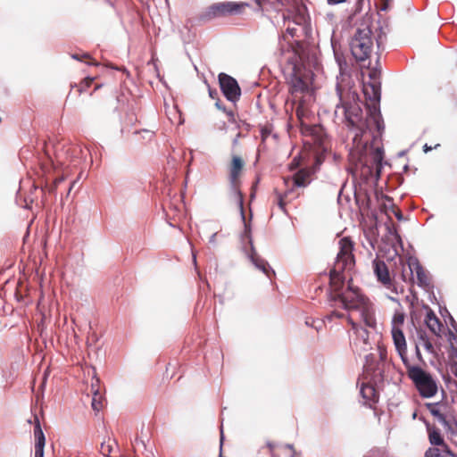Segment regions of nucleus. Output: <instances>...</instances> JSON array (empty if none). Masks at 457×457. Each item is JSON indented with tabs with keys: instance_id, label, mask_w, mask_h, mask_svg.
<instances>
[{
	"instance_id": "1",
	"label": "nucleus",
	"mask_w": 457,
	"mask_h": 457,
	"mask_svg": "<svg viewBox=\"0 0 457 457\" xmlns=\"http://www.w3.org/2000/svg\"><path fill=\"white\" fill-rule=\"evenodd\" d=\"M337 89L340 95V104L337 105L335 117L353 134L349 152L350 162L354 165V170L364 179L373 176L378 178L384 152L379 145H375V137L369 135L367 130L370 129V122L378 130L380 129V87L375 83L364 85L363 93L366 100L370 102L367 104L370 113L365 122L362 121V111L355 101V96H353V102L345 101L338 87Z\"/></svg>"
},
{
	"instance_id": "2",
	"label": "nucleus",
	"mask_w": 457,
	"mask_h": 457,
	"mask_svg": "<svg viewBox=\"0 0 457 457\" xmlns=\"http://www.w3.org/2000/svg\"><path fill=\"white\" fill-rule=\"evenodd\" d=\"M339 251L334 267L329 272V300L340 301L347 311L358 310L361 319L367 327L375 328L376 318L373 304L353 285V279L347 280L346 275L355 266L353 255L354 243L349 237H343L338 242Z\"/></svg>"
},
{
	"instance_id": "3",
	"label": "nucleus",
	"mask_w": 457,
	"mask_h": 457,
	"mask_svg": "<svg viewBox=\"0 0 457 457\" xmlns=\"http://www.w3.org/2000/svg\"><path fill=\"white\" fill-rule=\"evenodd\" d=\"M406 367L408 377L413 382L420 395L424 398H430L437 392V385L433 377L419 366L411 365L407 354L401 357Z\"/></svg>"
},
{
	"instance_id": "4",
	"label": "nucleus",
	"mask_w": 457,
	"mask_h": 457,
	"mask_svg": "<svg viewBox=\"0 0 457 457\" xmlns=\"http://www.w3.org/2000/svg\"><path fill=\"white\" fill-rule=\"evenodd\" d=\"M373 46V34L368 25L358 28L350 41L351 53L358 62L365 61L370 57Z\"/></svg>"
},
{
	"instance_id": "5",
	"label": "nucleus",
	"mask_w": 457,
	"mask_h": 457,
	"mask_svg": "<svg viewBox=\"0 0 457 457\" xmlns=\"http://www.w3.org/2000/svg\"><path fill=\"white\" fill-rule=\"evenodd\" d=\"M347 321L352 327L349 333V344L353 351L359 354L369 351L371 348L369 331L353 321L351 316H348Z\"/></svg>"
},
{
	"instance_id": "6",
	"label": "nucleus",
	"mask_w": 457,
	"mask_h": 457,
	"mask_svg": "<svg viewBox=\"0 0 457 457\" xmlns=\"http://www.w3.org/2000/svg\"><path fill=\"white\" fill-rule=\"evenodd\" d=\"M431 415L441 423L451 435H457V420L446 404L435 403H427Z\"/></svg>"
},
{
	"instance_id": "7",
	"label": "nucleus",
	"mask_w": 457,
	"mask_h": 457,
	"mask_svg": "<svg viewBox=\"0 0 457 457\" xmlns=\"http://www.w3.org/2000/svg\"><path fill=\"white\" fill-rule=\"evenodd\" d=\"M408 270L403 269L401 274L402 279L405 282L414 283V275L417 284L421 287H427L430 284V278L427 270L421 266L417 259H409Z\"/></svg>"
},
{
	"instance_id": "8",
	"label": "nucleus",
	"mask_w": 457,
	"mask_h": 457,
	"mask_svg": "<svg viewBox=\"0 0 457 457\" xmlns=\"http://www.w3.org/2000/svg\"><path fill=\"white\" fill-rule=\"evenodd\" d=\"M245 162L239 155H232L231 161L228 165V180L232 190L238 195L239 204L243 207V195L240 192L241 177L244 172Z\"/></svg>"
},
{
	"instance_id": "9",
	"label": "nucleus",
	"mask_w": 457,
	"mask_h": 457,
	"mask_svg": "<svg viewBox=\"0 0 457 457\" xmlns=\"http://www.w3.org/2000/svg\"><path fill=\"white\" fill-rule=\"evenodd\" d=\"M404 313L401 312H396L394 314L392 320V337L394 341V345L395 350L397 351L400 357H403L407 354V344L405 340L404 334L403 332V326L404 324Z\"/></svg>"
},
{
	"instance_id": "10",
	"label": "nucleus",
	"mask_w": 457,
	"mask_h": 457,
	"mask_svg": "<svg viewBox=\"0 0 457 457\" xmlns=\"http://www.w3.org/2000/svg\"><path fill=\"white\" fill-rule=\"evenodd\" d=\"M378 353L379 357L378 361L372 353L366 356L365 369L366 372L372 376L374 379L380 380L383 378V374L385 372L387 352L383 345H378Z\"/></svg>"
},
{
	"instance_id": "11",
	"label": "nucleus",
	"mask_w": 457,
	"mask_h": 457,
	"mask_svg": "<svg viewBox=\"0 0 457 457\" xmlns=\"http://www.w3.org/2000/svg\"><path fill=\"white\" fill-rule=\"evenodd\" d=\"M289 86V91L294 98L298 97V95L308 93L312 86L311 72L295 68Z\"/></svg>"
},
{
	"instance_id": "12",
	"label": "nucleus",
	"mask_w": 457,
	"mask_h": 457,
	"mask_svg": "<svg viewBox=\"0 0 457 457\" xmlns=\"http://www.w3.org/2000/svg\"><path fill=\"white\" fill-rule=\"evenodd\" d=\"M218 78L220 87L224 96L233 103L238 101L241 96V88L237 81L230 75L223 72L220 73Z\"/></svg>"
},
{
	"instance_id": "13",
	"label": "nucleus",
	"mask_w": 457,
	"mask_h": 457,
	"mask_svg": "<svg viewBox=\"0 0 457 457\" xmlns=\"http://www.w3.org/2000/svg\"><path fill=\"white\" fill-rule=\"evenodd\" d=\"M373 270L374 273L378 278V280L388 290L392 293L398 295L399 293H403V287L399 291L395 281L392 279L389 270L386 263L378 259H375L373 261Z\"/></svg>"
},
{
	"instance_id": "14",
	"label": "nucleus",
	"mask_w": 457,
	"mask_h": 457,
	"mask_svg": "<svg viewBox=\"0 0 457 457\" xmlns=\"http://www.w3.org/2000/svg\"><path fill=\"white\" fill-rule=\"evenodd\" d=\"M247 6V4L244 3H234V2H223L217 3L210 6L209 15L212 17L226 16L230 14L240 13Z\"/></svg>"
},
{
	"instance_id": "15",
	"label": "nucleus",
	"mask_w": 457,
	"mask_h": 457,
	"mask_svg": "<svg viewBox=\"0 0 457 457\" xmlns=\"http://www.w3.org/2000/svg\"><path fill=\"white\" fill-rule=\"evenodd\" d=\"M415 342V348H416V355L417 358L423 361L421 353H420V347H423L426 352L431 355H436V350L434 346V344L432 342V338L428 336L427 331L420 328L416 331V337L414 339Z\"/></svg>"
},
{
	"instance_id": "16",
	"label": "nucleus",
	"mask_w": 457,
	"mask_h": 457,
	"mask_svg": "<svg viewBox=\"0 0 457 457\" xmlns=\"http://www.w3.org/2000/svg\"><path fill=\"white\" fill-rule=\"evenodd\" d=\"M425 323L429 330L437 337H440L445 326L432 310H429L425 318Z\"/></svg>"
},
{
	"instance_id": "17",
	"label": "nucleus",
	"mask_w": 457,
	"mask_h": 457,
	"mask_svg": "<svg viewBox=\"0 0 457 457\" xmlns=\"http://www.w3.org/2000/svg\"><path fill=\"white\" fill-rule=\"evenodd\" d=\"M296 197H298V194H295L294 189H288L283 194L277 190L274 191V203L284 213H287L286 206L287 204Z\"/></svg>"
},
{
	"instance_id": "18",
	"label": "nucleus",
	"mask_w": 457,
	"mask_h": 457,
	"mask_svg": "<svg viewBox=\"0 0 457 457\" xmlns=\"http://www.w3.org/2000/svg\"><path fill=\"white\" fill-rule=\"evenodd\" d=\"M100 453L106 457H118L119 448L116 440L108 436L102 442Z\"/></svg>"
},
{
	"instance_id": "19",
	"label": "nucleus",
	"mask_w": 457,
	"mask_h": 457,
	"mask_svg": "<svg viewBox=\"0 0 457 457\" xmlns=\"http://www.w3.org/2000/svg\"><path fill=\"white\" fill-rule=\"evenodd\" d=\"M427 429L428 441L430 445H433L432 447L447 446V444L445 442V439L437 428L434 426H428Z\"/></svg>"
},
{
	"instance_id": "20",
	"label": "nucleus",
	"mask_w": 457,
	"mask_h": 457,
	"mask_svg": "<svg viewBox=\"0 0 457 457\" xmlns=\"http://www.w3.org/2000/svg\"><path fill=\"white\" fill-rule=\"evenodd\" d=\"M453 453L449 446L429 447L426 450L424 457H452Z\"/></svg>"
},
{
	"instance_id": "21",
	"label": "nucleus",
	"mask_w": 457,
	"mask_h": 457,
	"mask_svg": "<svg viewBox=\"0 0 457 457\" xmlns=\"http://www.w3.org/2000/svg\"><path fill=\"white\" fill-rule=\"evenodd\" d=\"M311 171L306 169L299 170L293 177L296 187H306L310 183Z\"/></svg>"
},
{
	"instance_id": "22",
	"label": "nucleus",
	"mask_w": 457,
	"mask_h": 457,
	"mask_svg": "<svg viewBox=\"0 0 457 457\" xmlns=\"http://www.w3.org/2000/svg\"><path fill=\"white\" fill-rule=\"evenodd\" d=\"M361 396L370 402L378 401V395L376 389L373 386L370 384H363L361 387Z\"/></svg>"
},
{
	"instance_id": "23",
	"label": "nucleus",
	"mask_w": 457,
	"mask_h": 457,
	"mask_svg": "<svg viewBox=\"0 0 457 457\" xmlns=\"http://www.w3.org/2000/svg\"><path fill=\"white\" fill-rule=\"evenodd\" d=\"M92 409L96 412H99L104 406L105 399L101 392H96L95 394H92Z\"/></svg>"
},
{
	"instance_id": "24",
	"label": "nucleus",
	"mask_w": 457,
	"mask_h": 457,
	"mask_svg": "<svg viewBox=\"0 0 457 457\" xmlns=\"http://www.w3.org/2000/svg\"><path fill=\"white\" fill-rule=\"evenodd\" d=\"M34 436H35V444H46V437L44 432L41 428V425L39 420L37 416H35V424H34Z\"/></svg>"
},
{
	"instance_id": "25",
	"label": "nucleus",
	"mask_w": 457,
	"mask_h": 457,
	"mask_svg": "<svg viewBox=\"0 0 457 457\" xmlns=\"http://www.w3.org/2000/svg\"><path fill=\"white\" fill-rule=\"evenodd\" d=\"M295 115H296L297 119L299 120V121H301L302 123L304 121V120L309 115V109L304 104L303 100L298 101L297 106L295 108Z\"/></svg>"
},
{
	"instance_id": "26",
	"label": "nucleus",
	"mask_w": 457,
	"mask_h": 457,
	"mask_svg": "<svg viewBox=\"0 0 457 457\" xmlns=\"http://www.w3.org/2000/svg\"><path fill=\"white\" fill-rule=\"evenodd\" d=\"M94 79H95L91 77L85 78L79 85V93L81 94L82 92L86 91L92 85Z\"/></svg>"
},
{
	"instance_id": "27",
	"label": "nucleus",
	"mask_w": 457,
	"mask_h": 457,
	"mask_svg": "<svg viewBox=\"0 0 457 457\" xmlns=\"http://www.w3.org/2000/svg\"><path fill=\"white\" fill-rule=\"evenodd\" d=\"M72 58L76 59V60H79V61H83V62H86L88 64H91V65H97V62H88L87 60H92V58L90 57L89 54H73L72 55Z\"/></svg>"
},
{
	"instance_id": "28",
	"label": "nucleus",
	"mask_w": 457,
	"mask_h": 457,
	"mask_svg": "<svg viewBox=\"0 0 457 457\" xmlns=\"http://www.w3.org/2000/svg\"><path fill=\"white\" fill-rule=\"evenodd\" d=\"M297 25H298V23H295L293 26L288 25L287 28L286 29V34L284 37H286L287 35H289L291 37H298Z\"/></svg>"
},
{
	"instance_id": "29",
	"label": "nucleus",
	"mask_w": 457,
	"mask_h": 457,
	"mask_svg": "<svg viewBox=\"0 0 457 457\" xmlns=\"http://www.w3.org/2000/svg\"><path fill=\"white\" fill-rule=\"evenodd\" d=\"M96 392H100V379L94 375L90 386V393L95 394Z\"/></svg>"
},
{
	"instance_id": "30",
	"label": "nucleus",
	"mask_w": 457,
	"mask_h": 457,
	"mask_svg": "<svg viewBox=\"0 0 457 457\" xmlns=\"http://www.w3.org/2000/svg\"><path fill=\"white\" fill-rule=\"evenodd\" d=\"M252 259L254 262L255 265L259 269H261L264 273L268 274V270H267L268 263L265 261L254 259L253 256H252Z\"/></svg>"
},
{
	"instance_id": "31",
	"label": "nucleus",
	"mask_w": 457,
	"mask_h": 457,
	"mask_svg": "<svg viewBox=\"0 0 457 457\" xmlns=\"http://www.w3.org/2000/svg\"><path fill=\"white\" fill-rule=\"evenodd\" d=\"M45 444H35V457H44Z\"/></svg>"
},
{
	"instance_id": "32",
	"label": "nucleus",
	"mask_w": 457,
	"mask_h": 457,
	"mask_svg": "<svg viewBox=\"0 0 457 457\" xmlns=\"http://www.w3.org/2000/svg\"><path fill=\"white\" fill-rule=\"evenodd\" d=\"M63 180H64V178H63V177L56 178V179H54V181L53 186H51V187L49 188V192H54V191L57 188L58 185H59L60 183H62Z\"/></svg>"
},
{
	"instance_id": "33",
	"label": "nucleus",
	"mask_w": 457,
	"mask_h": 457,
	"mask_svg": "<svg viewBox=\"0 0 457 457\" xmlns=\"http://www.w3.org/2000/svg\"><path fill=\"white\" fill-rule=\"evenodd\" d=\"M362 5H363V0H357L356 3H355V5H354V11H353V15L359 13L361 9H362Z\"/></svg>"
},
{
	"instance_id": "34",
	"label": "nucleus",
	"mask_w": 457,
	"mask_h": 457,
	"mask_svg": "<svg viewBox=\"0 0 457 457\" xmlns=\"http://www.w3.org/2000/svg\"><path fill=\"white\" fill-rule=\"evenodd\" d=\"M333 317H336V318H338V319H341L344 317V314L342 312H337V311H334L332 312L329 315L327 316V319L331 320Z\"/></svg>"
},
{
	"instance_id": "35",
	"label": "nucleus",
	"mask_w": 457,
	"mask_h": 457,
	"mask_svg": "<svg viewBox=\"0 0 457 457\" xmlns=\"http://www.w3.org/2000/svg\"><path fill=\"white\" fill-rule=\"evenodd\" d=\"M278 2L282 5L286 7L293 6L294 0H278Z\"/></svg>"
},
{
	"instance_id": "36",
	"label": "nucleus",
	"mask_w": 457,
	"mask_h": 457,
	"mask_svg": "<svg viewBox=\"0 0 457 457\" xmlns=\"http://www.w3.org/2000/svg\"><path fill=\"white\" fill-rule=\"evenodd\" d=\"M223 442H224V432H223V428L221 427L220 428V453H222Z\"/></svg>"
},
{
	"instance_id": "37",
	"label": "nucleus",
	"mask_w": 457,
	"mask_h": 457,
	"mask_svg": "<svg viewBox=\"0 0 457 457\" xmlns=\"http://www.w3.org/2000/svg\"><path fill=\"white\" fill-rule=\"evenodd\" d=\"M347 0H327L328 4L330 5L339 4L345 3Z\"/></svg>"
},
{
	"instance_id": "38",
	"label": "nucleus",
	"mask_w": 457,
	"mask_h": 457,
	"mask_svg": "<svg viewBox=\"0 0 457 457\" xmlns=\"http://www.w3.org/2000/svg\"><path fill=\"white\" fill-rule=\"evenodd\" d=\"M209 95L212 98L215 99L217 98L218 99V92L216 90H212V89H209Z\"/></svg>"
},
{
	"instance_id": "39",
	"label": "nucleus",
	"mask_w": 457,
	"mask_h": 457,
	"mask_svg": "<svg viewBox=\"0 0 457 457\" xmlns=\"http://www.w3.org/2000/svg\"><path fill=\"white\" fill-rule=\"evenodd\" d=\"M380 455L378 451H372L367 457H378Z\"/></svg>"
},
{
	"instance_id": "40",
	"label": "nucleus",
	"mask_w": 457,
	"mask_h": 457,
	"mask_svg": "<svg viewBox=\"0 0 457 457\" xmlns=\"http://www.w3.org/2000/svg\"><path fill=\"white\" fill-rule=\"evenodd\" d=\"M451 370H452V372L454 374L455 377H457V363H455L454 365H453L451 367Z\"/></svg>"
},
{
	"instance_id": "41",
	"label": "nucleus",
	"mask_w": 457,
	"mask_h": 457,
	"mask_svg": "<svg viewBox=\"0 0 457 457\" xmlns=\"http://www.w3.org/2000/svg\"><path fill=\"white\" fill-rule=\"evenodd\" d=\"M431 150V147L428 146L427 145H424V152H428Z\"/></svg>"
},
{
	"instance_id": "42",
	"label": "nucleus",
	"mask_w": 457,
	"mask_h": 457,
	"mask_svg": "<svg viewBox=\"0 0 457 457\" xmlns=\"http://www.w3.org/2000/svg\"><path fill=\"white\" fill-rule=\"evenodd\" d=\"M265 0H255L256 4L261 6L262 4V2H264Z\"/></svg>"
},
{
	"instance_id": "43",
	"label": "nucleus",
	"mask_w": 457,
	"mask_h": 457,
	"mask_svg": "<svg viewBox=\"0 0 457 457\" xmlns=\"http://www.w3.org/2000/svg\"><path fill=\"white\" fill-rule=\"evenodd\" d=\"M215 105L219 108V109H221V106L220 105V101L218 100L215 104ZM222 110L225 111V108H222Z\"/></svg>"
},
{
	"instance_id": "44",
	"label": "nucleus",
	"mask_w": 457,
	"mask_h": 457,
	"mask_svg": "<svg viewBox=\"0 0 457 457\" xmlns=\"http://www.w3.org/2000/svg\"><path fill=\"white\" fill-rule=\"evenodd\" d=\"M449 337H450V339H451L452 337H454V334H453L452 331H450V330H449Z\"/></svg>"
},
{
	"instance_id": "45",
	"label": "nucleus",
	"mask_w": 457,
	"mask_h": 457,
	"mask_svg": "<svg viewBox=\"0 0 457 457\" xmlns=\"http://www.w3.org/2000/svg\"><path fill=\"white\" fill-rule=\"evenodd\" d=\"M215 236H216V234H212V236L211 237V241H213V238H214Z\"/></svg>"
},
{
	"instance_id": "46",
	"label": "nucleus",
	"mask_w": 457,
	"mask_h": 457,
	"mask_svg": "<svg viewBox=\"0 0 457 457\" xmlns=\"http://www.w3.org/2000/svg\"><path fill=\"white\" fill-rule=\"evenodd\" d=\"M228 114H229L230 116H233V112H228Z\"/></svg>"
},
{
	"instance_id": "47",
	"label": "nucleus",
	"mask_w": 457,
	"mask_h": 457,
	"mask_svg": "<svg viewBox=\"0 0 457 457\" xmlns=\"http://www.w3.org/2000/svg\"><path fill=\"white\" fill-rule=\"evenodd\" d=\"M452 457H457V454L453 453V456H452Z\"/></svg>"
}]
</instances>
